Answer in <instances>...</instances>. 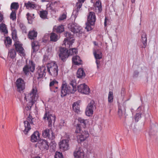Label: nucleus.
I'll use <instances>...</instances> for the list:
<instances>
[{"mask_svg":"<svg viewBox=\"0 0 158 158\" xmlns=\"http://www.w3.org/2000/svg\"><path fill=\"white\" fill-rule=\"evenodd\" d=\"M64 35L66 38L64 41L63 45L64 44L66 48L60 47L59 54V57L63 61H65L66 59L69 56V51L67 48H70L74 42L73 35L70 32H65Z\"/></svg>","mask_w":158,"mask_h":158,"instance_id":"obj_1","label":"nucleus"},{"mask_svg":"<svg viewBox=\"0 0 158 158\" xmlns=\"http://www.w3.org/2000/svg\"><path fill=\"white\" fill-rule=\"evenodd\" d=\"M78 123L76 126L75 132L78 142L80 143L85 140L89 136V134L87 131L81 128V126L84 128L86 127L88 121L81 117L78 118Z\"/></svg>","mask_w":158,"mask_h":158,"instance_id":"obj_2","label":"nucleus"},{"mask_svg":"<svg viewBox=\"0 0 158 158\" xmlns=\"http://www.w3.org/2000/svg\"><path fill=\"white\" fill-rule=\"evenodd\" d=\"M37 92L36 87L33 86L30 93L25 94L24 101L25 104L23 105V106L25 107L24 109V113L26 111H29V112L32 106L37 101L38 98Z\"/></svg>","mask_w":158,"mask_h":158,"instance_id":"obj_3","label":"nucleus"},{"mask_svg":"<svg viewBox=\"0 0 158 158\" xmlns=\"http://www.w3.org/2000/svg\"><path fill=\"white\" fill-rule=\"evenodd\" d=\"M47 71L52 77H56L58 74V69L56 64L54 62L48 63L47 64Z\"/></svg>","mask_w":158,"mask_h":158,"instance_id":"obj_4","label":"nucleus"},{"mask_svg":"<svg viewBox=\"0 0 158 158\" xmlns=\"http://www.w3.org/2000/svg\"><path fill=\"white\" fill-rule=\"evenodd\" d=\"M61 88V96L62 97H64L70 93L73 94L75 92L74 90H73L69 85H68L65 81L63 82Z\"/></svg>","mask_w":158,"mask_h":158,"instance_id":"obj_5","label":"nucleus"},{"mask_svg":"<svg viewBox=\"0 0 158 158\" xmlns=\"http://www.w3.org/2000/svg\"><path fill=\"white\" fill-rule=\"evenodd\" d=\"M64 137L66 138V139L62 140L60 142L59 144L60 148L64 151L67 150L69 148V141L70 138L69 134L65 133Z\"/></svg>","mask_w":158,"mask_h":158,"instance_id":"obj_6","label":"nucleus"},{"mask_svg":"<svg viewBox=\"0 0 158 158\" xmlns=\"http://www.w3.org/2000/svg\"><path fill=\"white\" fill-rule=\"evenodd\" d=\"M33 123L32 118L29 114V116L27 118V120L24 122L25 129L23 131L24 134L27 135L28 131L31 130L30 124Z\"/></svg>","mask_w":158,"mask_h":158,"instance_id":"obj_7","label":"nucleus"},{"mask_svg":"<svg viewBox=\"0 0 158 158\" xmlns=\"http://www.w3.org/2000/svg\"><path fill=\"white\" fill-rule=\"evenodd\" d=\"M96 108L95 102L91 100L88 104L85 110L86 115L88 116H90L93 113L94 110Z\"/></svg>","mask_w":158,"mask_h":158,"instance_id":"obj_8","label":"nucleus"},{"mask_svg":"<svg viewBox=\"0 0 158 158\" xmlns=\"http://www.w3.org/2000/svg\"><path fill=\"white\" fill-rule=\"evenodd\" d=\"M42 136L44 138H48L50 140L53 139L55 138V134L52 130L46 129L42 131Z\"/></svg>","mask_w":158,"mask_h":158,"instance_id":"obj_9","label":"nucleus"},{"mask_svg":"<svg viewBox=\"0 0 158 158\" xmlns=\"http://www.w3.org/2000/svg\"><path fill=\"white\" fill-rule=\"evenodd\" d=\"M40 149L42 150H48L49 148L48 142L45 139H41L37 143Z\"/></svg>","mask_w":158,"mask_h":158,"instance_id":"obj_10","label":"nucleus"},{"mask_svg":"<svg viewBox=\"0 0 158 158\" xmlns=\"http://www.w3.org/2000/svg\"><path fill=\"white\" fill-rule=\"evenodd\" d=\"M78 90L81 93L88 94L90 93V89L87 85L84 83L78 86Z\"/></svg>","mask_w":158,"mask_h":158,"instance_id":"obj_11","label":"nucleus"},{"mask_svg":"<svg viewBox=\"0 0 158 158\" xmlns=\"http://www.w3.org/2000/svg\"><path fill=\"white\" fill-rule=\"evenodd\" d=\"M46 69V67L44 66L38 68V69L36 74V76L37 79H39L45 76L46 74L45 71Z\"/></svg>","mask_w":158,"mask_h":158,"instance_id":"obj_12","label":"nucleus"},{"mask_svg":"<svg viewBox=\"0 0 158 158\" xmlns=\"http://www.w3.org/2000/svg\"><path fill=\"white\" fill-rule=\"evenodd\" d=\"M94 54L96 60V63L97 64V68L98 69L100 67V61L98 60L102 58V53L99 50H94Z\"/></svg>","mask_w":158,"mask_h":158,"instance_id":"obj_13","label":"nucleus"},{"mask_svg":"<svg viewBox=\"0 0 158 158\" xmlns=\"http://www.w3.org/2000/svg\"><path fill=\"white\" fill-rule=\"evenodd\" d=\"M16 84L18 91H22L25 88V83L24 81L21 78H19L16 82Z\"/></svg>","mask_w":158,"mask_h":158,"instance_id":"obj_14","label":"nucleus"},{"mask_svg":"<svg viewBox=\"0 0 158 158\" xmlns=\"http://www.w3.org/2000/svg\"><path fill=\"white\" fill-rule=\"evenodd\" d=\"M85 0H78V2L76 4V10H74L72 13V16L75 19L78 15V12L80 9L81 8L82 3L84 2Z\"/></svg>","mask_w":158,"mask_h":158,"instance_id":"obj_15","label":"nucleus"},{"mask_svg":"<svg viewBox=\"0 0 158 158\" xmlns=\"http://www.w3.org/2000/svg\"><path fill=\"white\" fill-rule=\"evenodd\" d=\"M69 27L71 31L74 33H80L81 27L76 23H72L69 25Z\"/></svg>","mask_w":158,"mask_h":158,"instance_id":"obj_16","label":"nucleus"},{"mask_svg":"<svg viewBox=\"0 0 158 158\" xmlns=\"http://www.w3.org/2000/svg\"><path fill=\"white\" fill-rule=\"evenodd\" d=\"M96 20V17L94 12H90L87 17V22L92 26L94 25Z\"/></svg>","mask_w":158,"mask_h":158,"instance_id":"obj_17","label":"nucleus"},{"mask_svg":"<svg viewBox=\"0 0 158 158\" xmlns=\"http://www.w3.org/2000/svg\"><path fill=\"white\" fill-rule=\"evenodd\" d=\"M73 155L75 158H83L84 153L83 149L80 147L76 149L74 152Z\"/></svg>","mask_w":158,"mask_h":158,"instance_id":"obj_18","label":"nucleus"},{"mask_svg":"<svg viewBox=\"0 0 158 158\" xmlns=\"http://www.w3.org/2000/svg\"><path fill=\"white\" fill-rule=\"evenodd\" d=\"M47 118V119L48 122V126L51 127L52 126V121L54 123L55 122L56 119V116L54 114H50L47 116V114H45L44 117V118L45 119Z\"/></svg>","mask_w":158,"mask_h":158,"instance_id":"obj_19","label":"nucleus"},{"mask_svg":"<svg viewBox=\"0 0 158 158\" xmlns=\"http://www.w3.org/2000/svg\"><path fill=\"white\" fill-rule=\"evenodd\" d=\"M144 108L142 106H139L137 110V113L135 117V120L136 122H138L139 119L140 118L141 115L143 113Z\"/></svg>","mask_w":158,"mask_h":158,"instance_id":"obj_20","label":"nucleus"},{"mask_svg":"<svg viewBox=\"0 0 158 158\" xmlns=\"http://www.w3.org/2000/svg\"><path fill=\"white\" fill-rule=\"evenodd\" d=\"M40 139V134L37 131H35L31 136V141L33 143L37 142Z\"/></svg>","mask_w":158,"mask_h":158,"instance_id":"obj_21","label":"nucleus"},{"mask_svg":"<svg viewBox=\"0 0 158 158\" xmlns=\"http://www.w3.org/2000/svg\"><path fill=\"white\" fill-rule=\"evenodd\" d=\"M93 6L95 8V12L97 13H99L102 10V6L101 2L98 0L94 4Z\"/></svg>","mask_w":158,"mask_h":158,"instance_id":"obj_22","label":"nucleus"},{"mask_svg":"<svg viewBox=\"0 0 158 158\" xmlns=\"http://www.w3.org/2000/svg\"><path fill=\"white\" fill-rule=\"evenodd\" d=\"M16 50L20 54H23V53L24 49L22 47V44L20 43L19 41H16L14 43Z\"/></svg>","mask_w":158,"mask_h":158,"instance_id":"obj_23","label":"nucleus"},{"mask_svg":"<svg viewBox=\"0 0 158 158\" xmlns=\"http://www.w3.org/2000/svg\"><path fill=\"white\" fill-rule=\"evenodd\" d=\"M32 51L31 54L33 55L36 51H38L39 48V43L37 41H34L31 43Z\"/></svg>","mask_w":158,"mask_h":158,"instance_id":"obj_24","label":"nucleus"},{"mask_svg":"<svg viewBox=\"0 0 158 158\" xmlns=\"http://www.w3.org/2000/svg\"><path fill=\"white\" fill-rule=\"evenodd\" d=\"M24 6L28 9L31 10L36 8L37 6L34 2L28 1L27 2L24 3Z\"/></svg>","mask_w":158,"mask_h":158,"instance_id":"obj_25","label":"nucleus"},{"mask_svg":"<svg viewBox=\"0 0 158 158\" xmlns=\"http://www.w3.org/2000/svg\"><path fill=\"white\" fill-rule=\"evenodd\" d=\"M85 76V73L82 68H80L78 69L77 73V76L78 78H83Z\"/></svg>","mask_w":158,"mask_h":158,"instance_id":"obj_26","label":"nucleus"},{"mask_svg":"<svg viewBox=\"0 0 158 158\" xmlns=\"http://www.w3.org/2000/svg\"><path fill=\"white\" fill-rule=\"evenodd\" d=\"M37 32L34 29L30 31L28 33V37L31 40H35L37 37Z\"/></svg>","mask_w":158,"mask_h":158,"instance_id":"obj_27","label":"nucleus"},{"mask_svg":"<svg viewBox=\"0 0 158 158\" xmlns=\"http://www.w3.org/2000/svg\"><path fill=\"white\" fill-rule=\"evenodd\" d=\"M72 62L76 65H79L81 64V60L78 56H74L72 58Z\"/></svg>","mask_w":158,"mask_h":158,"instance_id":"obj_28","label":"nucleus"},{"mask_svg":"<svg viewBox=\"0 0 158 158\" xmlns=\"http://www.w3.org/2000/svg\"><path fill=\"white\" fill-rule=\"evenodd\" d=\"M147 35L145 33H143L141 36V41L143 44L142 48H145L147 46Z\"/></svg>","mask_w":158,"mask_h":158,"instance_id":"obj_29","label":"nucleus"},{"mask_svg":"<svg viewBox=\"0 0 158 158\" xmlns=\"http://www.w3.org/2000/svg\"><path fill=\"white\" fill-rule=\"evenodd\" d=\"M0 32L4 34H7L8 32V30L6 25L3 23L0 24Z\"/></svg>","mask_w":158,"mask_h":158,"instance_id":"obj_30","label":"nucleus"},{"mask_svg":"<svg viewBox=\"0 0 158 158\" xmlns=\"http://www.w3.org/2000/svg\"><path fill=\"white\" fill-rule=\"evenodd\" d=\"M58 84V82L55 80H54L50 82L49 86L50 89L51 91L53 92H57L56 90L54 89V86H55V85H57Z\"/></svg>","mask_w":158,"mask_h":158,"instance_id":"obj_31","label":"nucleus"},{"mask_svg":"<svg viewBox=\"0 0 158 158\" xmlns=\"http://www.w3.org/2000/svg\"><path fill=\"white\" fill-rule=\"evenodd\" d=\"M125 111V109L123 105H119L118 106V114L121 118Z\"/></svg>","mask_w":158,"mask_h":158,"instance_id":"obj_32","label":"nucleus"},{"mask_svg":"<svg viewBox=\"0 0 158 158\" xmlns=\"http://www.w3.org/2000/svg\"><path fill=\"white\" fill-rule=\"evenodd\" d=\"M73 110L76 113H78L80 112L79 105L77 102H74L73 105Z\"/></svg>","mask_w":158,"mask_h":158,"instance_id":"obj_33","label":"nucleus"},{"mask_svg":"<svg viewBox=\"0 0 158 158\" xmlns=\"http://www.w3.org/2000/svg\"><path fill=\"white\" fill-rule=\"evenodd\" d=\"M16 55V52L14 49L10 50L8 52V56L11 59H14Z\"/></svg>","mask_w":158,"mask_h":158,"instance_id":"obj_34","label":"nucleus"},{"mask_svg":"<svg viewBox=\"0 0 158 158\" xmlns=\"http://www.w3.org/2000/svg\"><path fill=\"white\" fill-rule=\"evenodd\" d=\"M50 38L51 41L56 42L59 39V37L56 33H52L51 34Z\"/></svg>","mask_w":158,"mask_h":158,"instance_id":"obj_35","label":"nucleus"},{"mask_svg":"<svg viewBox=\"0 0 158 158\" xmlns=\"http://www.w3.org/2000/svg\"><path fill=\"white\" fill-rule=\"evenodd\" d=\"M26 15L29 23H31L32 22L33 19L34 18V14L27 13Z\"/></svg>","mask_w":158,"mask_h":158,"instance_id":"obj_36","label":"nucleus"},{"mask_svg":"<svg viewBox=\"0 0 158 158\" xmlns=\"http://www.w3.org/2000/svg\"><path fill=\"white\" fill-rule=\"evenodd\" d=\"M48 12L46 10H43L40 11V16L43 19H47Z\"/></svg>","mask_w":158,"mask_h":158,"instance_id":"obj_37","label":"nucleus"},{"mask_svg":"<svg viewBox=\"0 0 158 158\" xmlns=\"http://www.w3.org/2000/svg\"><path fill=\"white\" fill-rule=\"evenodd\" d=\"M113 94L112 91H110L109 93L108 96V102L109 103H111L113 101Z\"/></svg>","mask_w":158,"mask_h":158,"instance_id":"obj_38","label":"nucleus"},{"mask_svg":"<svg viewBox=\"0 0 158 158\" xmlns=\"http://www.w3.org/2000/svg\"><path fill=\"white\" fill-rule=\"evenodd\" d=\"M70 84L71 85L72 89L73 90H74V92L76 90V83L75 79H72L71 80Z\"/></svg>","mask_w":158,"mask_h":158,"instance_id":"obj_39","label":"nucleus"},{"mask_svg":"<svg viewBox=\"0 0 158 158\" xmlns=\"http://www.w3.org/2000/svg\"><path fill=\"white\" fill-rule=\"evenodd\" d=\"M19 4L18 2H14L12 3L10 5V9L17 10L19 7Z\"/></svg>","mask_w":158,"mask_h":158,"instance_id":"obj_40","label":"nucleus"},{"mask_svg":"<svg viewBox=\"0 0 158 158\" xmlns=\"http://www.w3.org/2000/svg\"><path fill=\"white\" fill-rule=\"evenodd\" d=\"M29 70L32 72L34 71L35 69V64L32 61H29Z\"/></svg>","mask_w":158,"mask_h":158,"instance_id":"obj_41","label":"nucleus"},{"mask_svg":"<svg viewBox=\"0 0 158 158\" xmlns=\"http://www.w3.org/2000/svg\"><path fill=\"white\" fill-rule=\"evenodd\" d=\"M59 2L55 1L52 2L51 4H48L47 5V10H48L49 9H51L52 6H54L56 5H57L58 4H59Z\"/></svg>","mask_w":158,"mask_h":158,"instance_id":"obj_42","label":"nucleus"},{"mask_svg":"<svg viewBox=\"0 0 158 158\" xmlns=\"http://www.w3.org/2000/svg\"><path fill=\"white\" fill-rule=\"evenodd\" d=\"M11 43L12 40L9 37H6L5 41V43L6 46H7V45L9 46V45L11 44Z\"/></svg>","mask_w":158,"mask_h":158,"instance_id":"obj_43","label":"nucleus"},{"mask_svg":"<svg viewBox=\"0 0 158 158\" xmlns=\"http://www.w3.org/2000/svg\"><path fill=\"white\" fill-rule=\"evenodd\" d=\"M56 32L58 33H61L64 31V27L63 25H60L55 28Z\"/></svg>","mask_w":158,"mask_h":158,"instance_id":"obj_44","label":"nucleus"},{"mask_svg":"<svg viewBox=\"0 0 158 158\" xmlns=\"http://www.w3.org/2000/svg\"><path fill=\"white\" fill-rule=\"evenodd\" d=\"M69 56L76 54L77 52V49L76 48H69Z\"/></svg>","mask_w":158,"mask_h":158,"instance_id":"obj_45","label":"nucleus"},{"mask_svg":"<svg viewBox=\"0 0 158 158\" xmlns=\"http://www.w3.org/2000/svg\"><path fill=\"white\" fill-rule=\"evenodd\" d=\"M29 71V66L27 65L25 66L23 68V72L25 75L28 74Z\"/></svg>","mask_w":158,"mask_h":158,"instance_id":"obj_46","label":"nucleus"},{"mask_svg":"<svg viewBox=\"0 0 158 158\" xmlns=\"http://www.w3.org/2000/svg\"><path fill=\"white\" fill-rule=\"evenodd\" d=\"M10 19L13 21L16 20V14L15 10H12L10 15Z\"/></svg>","mask_w":158,"mask_h":158,"instance_id":"obj_47","label":"nucleus"},{"mask_svg":"<svg viewBox=\"0 0 158 158\" xmlns=\"http://www.w3.org/2000/svg\"><path fill=\"white\" fill-rule=\"evenodd\" d=\"M55 158H64L63 155L59 152H56L55 155Z\"/></svg>","mask_w":158,"mask_h":158,"instance_id":"obj_48","label":"nucleus"},{"mask_svg":"<svg viewBox=\"0 0 158 158\" xmlns=\"http://www.w3.org/2000/svg\"><path fill=\"white\" fill-rule=\"evenodd\" d=\"M66 13H63L61 15L59 18V20L61 21L66 19Z\"/></svg>","mask_w":158,"mask_h":158,"instance_id":"obj_49","label":"nucleus"},{"mask_svg":"<svg viewBox=\"0 0 158 158\" xmlns=\"http://www.w3.org/2000/svg\"><path fill=\"white\" fill-rule=\"evenodd\" d=\"M91 25L88 22L86 23V26L85 28L87 31H89L92 29V28L91 26Z\"/></svg>","mask_w":158,"mask_h":158,"instance_id":"obj_50","label":"nucleus"},{"mask_svg":"<svg viewBox=\"0 0 158 158\" xmlns=\"http://www.w3.org/2000/svg\"><path fill=\"white\" fill-rule=\"evenodd\" d=\"M139 73L138 71H134L132 77L133 78H135L137 77L138 76Z\"/></svg>","mask_w":158,"mask_h":158,"instance_id":"obj_51","label":"nucleus"},{"mask_svg":"<svg viewBox=\"0 0 158 158\" xmlns=\"http://www.w3.org/2000/svg\"><path fill=\"white\" fill-rule=\"evenodd\" d=\"M109 22V20L107 19L106 17L104 23V25L105 27H106L107 26V23H108Z\"/></svg>","mask_w":158,"mask_h":158,"instance_id":"obj_52","label":"nucleus"},{"mask_svg":"<svg viewBox=\"0 0 158 158\" xmlns=\"http://www.w3.org/2000/svg\"><path fill=\"white\" fill-rule=\"evenodd\" d=\"M65 123L64 120H61L60 123V125L61 126H64Z\"/></svg>","mask_w":158,"mask_h":158,"instance_id":"obj_53","label":"nucleus"},{"mask_svg":"<svg viewBox=\"0 0 158 158\" xmlns=\"http://www.w3.org/2000/svg\"><path fill=\"white\" fill-rule=\"evenodd\" d=\"M48 60V57L46 56H44V58L43 60V62H45L47 61Z\"/></svg>","mask_w":158,"mask_h":158,"instance_id":"obj_54","label":"nucleus"},{"mask_svg":"<svg viewBox=\"0 0 158 158\" xmlns=\"http://www.w3.org/2000/svg\"><path fill=\"white\" fill-rule=\"evenodd\" d=\"M20 27L23 30H24L25 28V27L23 24H20Z\"/></svg>","mask_w":158,"mask_h":158,"instance_id":"obj_55","label":"nucleus"},{"mask_svg":"<svg viewBox=\"0 0 158 158\" xmlns=\"http://www.w3.org/2000/svg\"><path fill=\"white\" fill-rule=\"evenodd\" d=\"M3 20V15L2 14L0 13V22H2V21Z\"/></svg>","mask_w":158,"mask_h":158,"instance_id":"obj_56","label":"nucleus"},{"mask_svg":"<svg viewBox=\"0 0 158 158\" xmlns=\"http://www.w3.org/2000/svg\"><path fill=\"white\" fill-rule=\"evenodd\" d=\"M58 89V87L57 86V85H55V86H54V89H55L57 91V89Z\"/></svg>","mask_w":158,"mask_h":158,"instance_id":"obj_57","label":"nucleus"},{"mask_svg":"<svg viewBox=\"0 0 158 158\" xmlns=\"http://www.w3.org/2000/svg\"><path fill=\"white\" fill-rule=\"evenodd\" d=\"M51 0H41V1L43 2H49L51 1Z\"/></svg>","mask_w":158,"mask_h":158,"instance_id":"obj_58","label":"nucleus"},{"mask_svg":"<svg viewBox=\"0 0 158 158\" xmlns=\"http://www.w3.org/2000/svg\"><path fill=\"white\" fill-rule=\"evenodd\" d=\"M93 43L95 45H96V46H97L98 45V44L97 43H96V42L95 41H94L93 42Z\"/></svg>","mask_w":158,"mask_h":158,"instance_id":"obj_59","label":"nucleus"},{"mask_svg":"<svg viewBox=\"0 0 158 158\" xmlns=\"http://www.w3.org/2000/svg\"><path fill=\"white\" fill-rule=\"evenodd\" d=\"M135 0H131V2L132 3H134L135 2Z\"/></svg>","mask_w":158,"mask_h":158,"instance_id":"obj_60","label":"nucleus"},{"mask_svg":"<svg viewBox=\"0 0 158 158\" xmlns=\"http://www.w3.org/2000/svg\"><path fill=\"white\" fill-rule=\"evenodd\" d=\"M33 158H40L39 156H36V157H35Z\"/></svg>","mask_w":158,"mask_h":158,"instance_id":"obj_61","label":"nucleus"},{"mask_svg":"<svg viewBox=\"0 0 158 158\" xmlns=\"http://www.w3.org/2000/svg\"><path fill=\"white\" fill-rule=\"evenodd\" d=\"M148 77L147 76V81H148Z\"/></svg>","mask_w":158,"mask_h":158,"instance_id":"obj_62","label":"nucleus"},{"mask_svg":"<svg viewBox=\"0 0 158 158\" xmlns=\"http://www.w3.org/2000/svg\"><path fill=\"white\" fill-rule=\"evenodd\" d=\"M19 60H18V61H17V64H18V63H19Z\"/></svg>","mask_w":158,"mask_h":158,"instance_id":"obj_63","label":"nucleus"},{"mask_svg":"<svg viewBox=\"0 0 158 158\" xmlns=\"http://www.w3.org/2000/svg\"><path fill=\"white\" fill-rule=\"evenodd\" d=\"M91 2H93V0H91Z\"/></svg>","mask_w":158,"mask_h":158,"instance_id":"obj_64","label":"nucleus"}]
</instances>
